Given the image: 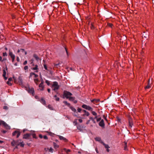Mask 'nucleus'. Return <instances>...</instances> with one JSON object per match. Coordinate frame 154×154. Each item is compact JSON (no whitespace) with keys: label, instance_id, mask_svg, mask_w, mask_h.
<instances>
[{"label":"nucleus","instance_id":"c9c22d12","mask_svg":"<svg viewBox=\"0 0 154 154\" xmlns=\"http://www.w3.org/2000/svg\"><path fill=\"white\" fill-rule=\"evenodd\" d=\"M77 111L79 112H81V111L82 112V110H83V109H81V108L78 107L77 109Z\"/></svg>","mask_w":154,"mask_h":154},{"label":"nucleus","instance_id":"49530a36","mask_svg":"<svg viewBox=\"0 0 154 154\" xmlns=\"http://www.w3.org/2000/svg\"><path fill=\"white\" fill-rule=\"evenodd\" d=\"M7 56V54L5 52H4L3 53V57Z\"/></svg>","mask_w":154,"mask_h":154},{"label":"nucleus","instance_id":"58836bf2","mask_svg":"<svg viewBox=\"0 0 154 154\" xmlns=\"http://www.w3.org/2000/svg\"><path fill=\"white\" fill-rule=\"evenodd\" d=\"M48 108L50 109L51 110H52L53 109V108L51 106V105H48Z\"/></svg>","mask_w":154,"mask_h":154},{"label":"nucleus","instance_id":"603ef678","mask_svg":"<svg viewBox=\"0 0 154 154\" xmlns=\"http://www.w3.org/2000/svg\"><path fill=\"white\" fill-rule=\"evenodd\" d=\"M43 138L44 139L47 140L48 139L46 135H45L43 137Z\"/></svg>","mask_w":154,"mask_h":154},{"label":"nucleus","instance_id":"4d7b16f0","mask_svg":"<svg viewBox=\"0 0 154 154\" xmlns=\"http://www.w3.org/2000/svg\"><path fill=\"white\" fill-rule=\"evenodd\" d=\"M17 60L18 62H19L20 61V59L18 57H17Z\"/></svg>","mask_w":154,"mask_h":154},{"label":"nucleus","instance_id":"e2e57ef3","mask_svg":"<svg viewBox=\"0 0 154 154\" xmlns=\"http://www.w3.org/2000/svg\"><path fill=\"white\" fill-rule=\"evenodd\" d=\"M47 90H48V92L49 93H50V89H49V88Z\"/></svg>","mask_w":154,"mask_h":154},{"label":"nucleus","instance_id":"6ab92c4d","mask_svg":"<svg viewBox=\"0 0 154 154\" xmlns=\"http://www.w3.org/2000/svg\"><path fill=\"white\" fill-rule=\"evenodd\" d=\"M68 107H69L71 109L72 111L74 112H75L76 111V109L73 107L70 106V104L68 103Z\"/></svg>","mask_w":154,"mask_h":154},{"label":"nucleus","instance_id":"a211bd4d","mask_svg":"<svg viewBox=\"0 0 154 154\" xmlns=\"http://www.w3.org/2000/svg\"><path fill=\"white\" fill-rule=\"evenodd\" d=\"M32 69L33 70H36L35 72H38V66L37 65H35V67L32 68Z\"/></svg>","mask_w":154,"mask_h":154},{"label":"nucleus","instance_id":"ea45409f","mask_svg":"<svg viewBox=\"0 0 154 154\" xmlns=\"http://www.w3.org/2000/svg\"><path fill=\"white\" fill-rule=\"evenodd\" d=\"M45 83L48 85H50V82L48 80H46L45 81Z\"/></svg>","mask_w":154,"mask_h":154},{"label":"nucleus","instance_id":"2eb2a0df","mask_svg":"<svg viewBox=\"0 0 154 154\" xmlns=\"http://www.w3.org/2000/svg\"><path fill=\"white\" fill-rule=\"evenodd\" d=\"M33 76H34V77L35 78H36L38 76V75L35 74L34 73L31 72L30 74L29 78H30V77H31Z\"/></svg>","mask_w":154,"mask_h":154},{"label":"nucleus","instance_id":"e433bc0d","mask_svg":"<svg viewBox=\"0 0 154 154\" xmlns=\"http://www.w3.org/2000/svg\"><path fill=\"white\" fill-rule=\"evenodd\" d=\"M43 66L45 69L47 70L48 71L47 65L45 64H43Z\"/></svg>","mask_w":154,"mask_h":154},{"label":"nucleus","instance_id":"4c0bfd02","mask_svg":"<svg viewBox=\"0 0 154 154\" xmlns=\"http://www.w3.org/2000/svg\"><path fill=\"white\" fill-rule=\"evenodd\" d=\"M17 132H18V131H15L13 133V136H15L17 134Z\"/></svg>","mask_w":154,"mask_h":154},{"label":"nucleus","instance_id":"f03ea898","mask_svg":"<svg viewBox=\"0 0 154 154\" xmlns=\"http://www.w3.org/2000/svg\"><path fill=\"white\" fill-rule=\"evenodd\" d=\"M72 94L70 92L68 91V99L71 101L73 102L74 103H77V101L76 100H75V97H72Z\"/></svg>","mask_w":154,"mask_h":154},{"label":"nucleus","instance_id":"864d4df0","mask_svg":"<svg viewBox=\"0 0 154 154\" xmlns=\"http://www.w3.org/2000/svg\"><path fill=\"white\" fill-rule=\"evenodd\" d=\"M90 119L88 120L86 122V124L88 125V124H89L90 123Z\"/></svg>","mask_w":154,"mask_h":154},{"label":"nucleus","instance_id":"680f3d73","mask_svg":"<svg viewBox=\"0 0 154 154\" xmlns=\"http://www.w3.org/2000/svg\"><path fill=\"white\" fill-rule=\"evenodd\" d=\"M59 65V63H58V64H54V66H58V65Z\"/></svg>","mask_w":154,"mask_h":154},{"label":"nucleus","instance_id":"423d86ee","mask_svg":"<svg viewBox=\"0 0 154 154\" xmlns=\"http://www.w3.org/2000/svg\"><path fill=\"white\" fill-rule=\"evenodd\" d=\"M17 53H19L20 55H26L27 54V52L25 51L24 49H20V50H18L17 51Z\"/></svg>","mask_w":154,"mask_h":154},{"label":"nucleus","instance_id":"20e7f679","mask_svg":"<svg viewBox=\"0 0 154 154\" xmlns=\"http://www.w3.org/2000/svg\"><path fill=\"white\" fill-rule=\"evenodd\" d=\"M82 112L84 113V114L81 115L82 119H85L86 116H88L90 115V113L85 109H83Z\"/></svg>","mask_w":154,"mask_h":154},{"label":"nucleus","instance_id":"4be33fe9","mask_svg":"<svg viewBox=\"0 0 154 154\" xmlns=\"http://www.w3.org/2000/svg\"><path fill=\"white\" fill-rule=\"evenodd\" d=\"M40 101L41 102L42 104H43V105H45L46 104V102H45V100H44V99H43V98H42L40 100Z\"/></svg>","mask_w":154,"mask_h":154},{"label":"nucleus","instance_id":"3c124183","mask_svg":"<svg viewBox=\"0 0 154 154\" xmlns=\"http://www.w3.org/2000/svg\"><path fill=\"white\" fill-rule=\"evenodd\" d=\"M97 119V122L100 121L101 119V118H97V119Z\"/></svg>","mask_w":154,"mask_h":154},{"label":"nucleus","instance_id":"ddd939ff","mask_svg":"<svg viewBox=\"0 0 154 154\" xmlns=\"http://www.w3.org/2000/svg\"><path fill=\"white\" fill-rule=\"evenodd\" d=\"M7 70V68L6 67V69H4L3 70V76L5 80H6L7 79V77H6V71Z\"/></svg>","mask_w":154,"mask_h":154},{"label":"nucleus","instance_id":"dca6fc26","mask_svg":"<svg viewBox=\"0 0 154 154\" xmlns=\"http://www.w3.org/2000/svg\"><path fill=\"white\" fill-rule=\"evenodd\" d=\"M99 124L100 126L102 127H104L105 126V124L104 123L103 120V119H102L99 122Z\"/></svg>","mask_w":154,"mask_h":154},{"label":"nucleus","instance_id":"c756f323","mask_svg":"<svg viewBox=\"0 0 154 154\" xmlns=\"http://www.w3.org/2000/svg\"><path fill=\"white\" fill-rule=\"evenodd\" d=\"M33 57L37 60H38L39 59V57H38V56L36 54H34Z\"/></svg>","mask_w":154,"mask_h":154},{"label":"nucleus","instance_id":"c85d7f7f","mask_svg":"<svg viewBox=\"0 0 154 154\" xmlns=\"http://www.w3.org/2000/svg\"><path fill=\"white\" fill-rule=\"evenodd\" d=\"M53 145L54 148L56 149L58 148L59 145L55 143H54Z\"/></svg>","mask_w":154,"mask_h":154},{"label":"nucleus","instance_id":"1a4fd4ad","mask_svg":"<svg viewBox=\"0 0 154 154\" xmlns=\"http://www.w3.org/2000/svg\"><path fill=\"white\" fill-rule=\"evenodd\" d=\"M66 41L65 38H64V39L62 41V45L64 47L65 49L66 53L67 54V49L66 48Z\"/></svg>","mask_w":154,"mask_h":154},{"label":"nucleus","instance_id":"de8ad7c7","mask_svg":"<svg viewBox=\"0 0 154 154\" xmlns=\"http://www.w3.org/2000/svg\"><path fill=\"white\" fill-rule=\"evenodd\" d=\"M28 66H24V69L25 70H27L28 69Z\"/></svg>","mask_w":154,"mask_h":154},{"label":"nucleus","instance_id":"aec40b11","mask_svg":"<svg viewBox=\"0 0 154 154\" xmlns=\"http://www.w3.org/2000/svg\"><path fill=\"white\" fill-rule=\"evenodd\" d=\"M90 28L91 29L93 30L95 29V27L94 26V23L93 22H91L90 23Z\"/></svg>","mask_w":154,"mask_h":154},{"label":"nucleus","instance_id":"69168bd1","mask_svg":"<svg viewBox=\"0 0 154 154\" xmlns=\"http://www.w3.org/2000/svg\"><path fill=\"white\" fill-rule=\"evenodd\" d=\"M3 142H4L3 141H2V140H0V143H3Z\"/></svg>","mask_w":154,"mask_h":154},{"label":"nucleus","instance_id":"c03bdc74","mask_svg":"<svg viewBox=\"0 0 154 154\" xmlns=\"http://www.w3.org/2000/svg\"><path fill=\"white\" fill-rule=\"evenodd\" d=\"M107 25L108 26L112 27L113 25L112 23H107Z\"/></svg>","mask_w":154,"mask_h":154},{"label":"nucleus","instance_id":"a19ab883","mask_svg":"<svg viewBox=\"0 0 154 154\" xmlns=\"http://www.w3.org/2000/svg\"><path fill=\"white\" fill-rule=\"evenodd\" d=\"M17 137L18 138L20 136V132L18 131V132H17Z\"/></svg>","mask_w":154,"mask_h":154},{"label":"nucleus","instance_id":"473e14b6","mask_svg":"<svg viewBox=\"0 0 154 154\" xmlns=\"http://www.w3.org/2000/svg\"><path fill=\"white\" fill-rule=\"evenodd\" d=\"M34 81L35 84L37 85L38 84V79H34Z\"/></svg>","mask_w":154,"mask_h":154},{"label":"nucleus","instance_id":"79ce46f5","mask_svg":"<svg viewBox=\"0 0 154 154\" xmlns=\"http://www.w3.org/2000/svg\"><path fill=\"white\" fill-rule=\"evenodd\" d=\"M31 135H32V137L33 138H37L36 134H31Z\"/></svg>","mask_w":154,"mask_h":154},{"label":"nucleus","instance_id":"f8f14e48","mask_svg":"<svg viewBox=\"0 0 154 154\" xmlns=\"http://www.w3.org/2000/svg\"><path fill=\"white\" fill-rule=\"evenodd\" d=\"M2 122V125L5 127V128L8 130H9L10 129V127L4 121Z\"/></svg>","mask_w":154,"mask_h":154},{"label":"nucleus","instance_id":"393cba45","mask_svg":"<svg viewBox=\"0 0 154 154\" xmlns=\"http://www.w3.org/2000/svg\"><path fill=\"white\" fill-rule=\"evenodd\" d=\"M89 118L90 120H91L94 123H96V122L95 120V118H94L92 117H90Z\"/></svg>","mask_w":154,"mask_h":154},{"label":"nucleus","instance_id":"0e129e2a","mask_svg":"<svg viewBox=\"0 0 154 154\" xmlns=\"http://www.w3.org/2000/svg\"><path fill=\"white\" fill-rule=\"evenodd\" d=\"M86 18L87 20H88V19H90V18H89V17H86Z\"/></svg>","mask_w":154,"mask_h":154},{"label":"nucleus","instance_id":"4468645a","mask_svg":"<svg viewBox=\"0 0 154 154\" xmlns=\"http://www.w3.org/2000/svg\"><path fill=\"white\" fill-rule=\"evenodd\" d=\"M12 79L11 78H10L8 79V81L7 82V83L8 85L11 86L12 85Z\"/></svg>","mask_w":154,"mask_h":154},{"label":"nucleus","instance_id":"13d9d810","mask_svg":"<svg viewBox=\"0 0 154 154\" xmlns=\"http://www.w3.org/2000/svg\"><path fill=\"white\" fill-rule=\"evenodd\" d=\"M63 103L65 104L66 105L67 104V102L66 101H63Z\"/></svg>","mask_w":154,"mask_h":154},{"label":"nucleus","instance_id":"37998d69","mask_svg":"<svg viewBox=\"0 0 154 154\" xmlns=\"http://www.w3.org/2000/svg\"><path fill=\"white\" fill-rule=\"evenodd\" d=\"M18 80L20 82V83H22V79L21 77L19 76L18 78Z\"/></svg>","mask_w":154,"mask_h":154},{"label":"nucleus","instance_id":"9d476101","mask_svg":"<svg viewBox=\"0 0 154 154\" xmlns=\"http://www.w3.org/2000/svg\"><path fill=\"white\" fill-rule=\"evenodd\" d=\"M9 55L12 58V61L13 62L15 60V56L13 54L12 52L10 50H9Z\"/></svg>","mask_w":154,"mask_h":154},{"label":"nucleus","instance_id":"a878e982","mask_svg":"<svg viewBox=\"0 0 154 154\" xmlns=\"http://www.w3.org/2000/svg\"><path fill=\"white\" fill-rule=\"evenodd\" d=\"M17 146L20 145V146L23 147L24 146V143L23 141L20 142L19 144H17Z\"/></svg>","mask_w":154,"mask_h":154},{"label":"nucleus","instance_id":"bb28decb","mask_svg":"<svg viewBox=\"0 0 154 154\" xmlns=\"http://www.w3.org/2000/svg\"><path fill=\"white\" fill-rule=\"evenodd\" d=\"M95 140L99 142H100L101 141V139L100 137H97L95 138Z\"/></svg>","mask_w":154,"mask_h":154},{"label":"nucleus","instance_id":"f257e3e1","mask_svg":"<svg viewBox=\"0 0 154 154\" xmlns=\"http://www.w3.org/2000/svg\"><path fill=\"white\" fill-rule=\"evenodd\" d=\"M82 107L85 109L91 111L92 114L95 116V119H97V114L95 112L93 111V109L91 107L88 105L83 104L82 106Z\"/></svg>","mask_w":154,"mask_h":154},{"label":"nucleus","instance_id":"6e6552de","mask_svg":"<svg viewBox=\"0 0 154 154\" xmlns=\"http://www.w3.org/2000/svg\"><path fill=\"white\" fill-rule=\"evenodd\" d=\"M129 126L130 128L132 127L133 125V119L131 118H129L128 119Z\"/></svg>","mask_w":154,"mask_h":154},{"label":"nucleus","instance_id":"5701e85b","mask_svg":"<svg viewBox=\"0 0 154 154\" xmlns=\"http://www.w3.org/2000/svg\"><path fill=\"white\" fill-rule=\"evenodd\" d=\"M102 143L103 144V145L105 147L106 149H109L110 148L108 144H106L104 143L103 142H102Z\"/></svg>","mask_w":154,"mask_h":154},{"label":"nucleus","instance_id":"f704fd0d","mask_svg":"<svg viewBox=\"0 0 154 154\" xmlns=\"http://www.w3.org/2000/svg\"><path fill=\"white\" fill-rule=\"evenodd\" d=\"M11 144L13 146H14L15 145H17V144L16 142L14 141H13L11 143Z\"/></svg>","mask_w":154,"mask_h":154},{"label":"nucleus","instance_id":"7c9ffc66","mask_svg":"<svg viewBox=\"0 0 154 154\" xmlns=\"http://www.w3.org/2000/svg\"><path fill=\"white\" fill-rule=\"evenodd\" d=\"M55 99L56 101H59L60 100V98L58 97H57V95H55L54 96Z\"/></svg>","mask_w":154,"mask_h":154},{"label":"nucleus","instance_id":"338daca9","mask_svg":"<svg viewBox=\"0 0 154 154\" xmlns=\"http://www.w3.org/2000/svg\"><path fill=\"white\" fill-rule=\"evenodd\" d=\"M109 149H107L106 151L107 152H109Z\"/></svg>","mask_w":154,"mask_h":154},{"label":"nucleus","instance_id":"39448f33","mask_svg":"<svg viewBox=\"0 0 154 154\" xmlns=\"http://www.w3.org/2000/svg\"><path fill=\"white\" fill-rule=\"evenodd\" d=\"M59 88V86L58 85V83L57 82H53L52 85V88L53 90L54 91H56Z\"/></svg>","mask_w":154,"mask_h":154},{"label":"nucleus","instance_id":"6e6d98bb","mask_svg":"<svg viewBox=\"0 0 154 154\" xmlns=\"http://www.w3.org/2000/svg\"><path fill=\"white\" fill-rule=\"evenodd\" d=\"M27 63V61L26 60L23 63L24 65H25Z\"/></svg>","mask_w":154,"mask_h":154},{"label":"nucleus","instance_id":"2f4dec72","mask_svg":"<svg viewBox=\"0 0 154 154\" xmlns=\"http://www.w3.org/2000/svg\"><path fill=\"white\" fill-rule=\"evenodd\" d=\"M78 119H75L73 121V123L75 125H76L77 124Z\"/></svg>","mask_w":154,"mask_h":154},{"label":"nucleus","instance_id":"412c9836","mask_svg":"<svg viewBox=\"0 0 154 154\" xmlns=\"http://www.w3.org/2000/svg\"><path fill=\"white\" fill-rule=\"evenodd\" d=\"M99 101V100L98 99H94L92 100H91V102L92 103H97Z\"/></svg>","mask_w":154,"mask_h":154},{"label":"nucleus","instance_id":"cd10ccee","mask_svg":"<svg viewBox=\"0 0 154 154\" xmlns=\"http://www.w3.org/2000/svg\"><path fill=\"white\" fill-rule=\"evenodd\" d=\"M148 81H149V83H148V85H147V86H146L145 87V89H149V88H150V84H149V79L148 80Z\"/></svg>","mask_w":154,"mask_h":154},{"label":"nucleus","instance_id":"a18cd8bd","mask_svg":"<svg viewBox=\"0 0 154 154\" xmlns=\"http://www.w3.org/2000/svg\"><path fill=\"white\" fill-rule=\"evenodd\" d=\"M78 121L80 123H82V120L81 119H78Z\"/></svg>","mask_w":154,"mask_h":154},{"label":"nucleus","instance_id":"9b49d317","mask_svg":"<svg viewBox=\"0 0 154 154\" xmlns=\"http://www.w3.org/2000/svg\"><path fill=\"white\" fill-rule=\"evenodd\" d=\"M39 89L40 91H43L44 89V86L43 85V81H42V82L39 85Z\"/></svg>","mask_w":154,"mask_h":154},{"label":"nucleus","instance_id":"052dcab7","mask_svg":"<svg viewBox=\"0 0 154 154\" xmlns=\"http://www.w3.org/2000/svg\"><path fill=\"white\" fill-rule=\"evenodd\" d=\"M6 60V58H4L2 60V62L4 61H5Z\"/></svg>","mask_w":154,"mask_h":154},{"label":"nucleus","instance_id":"5fc2aeb1","mask_svg":"<svg viewBox=\"0 0 154 154\" xmlns=\"http://www.w3.org/2000/svg\"><path fill=\"white\" fill-rule=\"evenodd\" d=\"M39 137L41 138H42L43 137L42 135L41 134L39 135Z\"/></svg>","mask_w":154,"mask_h":154},{"label":"nucleus","instance_id":"0eeeda50","mask_svg":"<svg viewBox=\"0 0 154 154\" xmlns=\"http://www.w3.org/2000/svg\"><path fill=\"white\" fill-rule=\"evenodd\" d=\"M31 134H26L23 135V138L25 139H31L30 136Z\"/></svg>","mask_w":154,"mask_h":154},{"label":"nucleus","instance_id":"09e8293b","mask_svg":"<svg viewBox=\"0 0 154 154\" xmlns=\"http://www.w3.org/2000/svg\"><path fill=\"white\" fill-rule=\"evenodd\" d=\"M3 108L5 109H8V107L7 106H3Z\"/></svg>","mask_w":154,"mask_h":154},{"label":"nucleus","instance_id":"7ed1b4c3","mask_svg":"<svg viewBox=\"0 0 154 154\" xmlns=\"http://www.w3.org/2000/svg\"><path fill=\"white\" fill-rule=\"evenodd\" d=\"M26 88V90L30 94L32 95L33 96L34 95L35 91L33 88L28 87L27 88Z\"/></svg>","mask_w":154,"mask_h":154},{"label":"nucleus","instance_id":"b1692460","mask_svg":"<svg viewBox=\"0 0 154 154\" xmlns=\"http://www.w3.org/2000/svg\"><path fill=\"white\" fill-rule=\"evenodd\" d=\"M59 137L60 139L61 140H64V141L66 140V138H64V137H63L62 136H59Z\"/></svg>","mask_w":154,"mask_h":154},{"label":"nucleus","instance_id":"774afa93","mask_svg":"<svg viewBox=\"0 0 154 154\" xmlns=\"http://www.w3.org/2000/svg\"><path fill=\"white\" fill-rule=\"evenodd\" d=\"M49 135H52V133H49Z\"/></svg>","mask_w":154,"mask_h":154},{"label":"nucleus","instance_id":"72a5a7b5","mask_svg":"<svg viewBox=\"0 0 154 154\" xmlns=\"http://www.w3.org/2000/svg\"><path fill=\"white\" fill-rule=\"evenodd\" d=\"M124 143H125V146H124V149L125 150H127V143L125 142H124Z\"/></svg>","mask_w":154,"mask_h":154},{"label":"nucleus","instance_id":"8fccbe9b","mask_svg":"<svg viewBox=\"0 0 154 154\" xmlns=\"http://www.w3.org/2000/svg\"><path fill=\"white\" fill-rule=\"evenodd\" d=\"M49 151L50 152H53V149L51 147L49 149Z\"/></svg>","mask_w":154,"mask_h":154},{"label":"nucleus","instance_id":"bf43d9fd","mask_svg":"<svg viewBox=\"0 0 154 154\" xmlns=\"http://www.w3.org/2000/svg\"><path fill=\"white\" fill-rule=\"evenodd\" d=\"M2 58L1 56H0V61H1L2 62Z\"/></svg>","mask_w":154,"mask_h":154},{"label":"nucleus","instance_id":"f3484780","mask_svg":"<svg viewBox=\"0 0 154 154\" xmlns=\"http://www.w3.org/2000/svg\"><path fill=\"white\" fill-rule=\"evenodd\" d=\"M63 98H66L67 99V91H64L63 94Z\"/></svg>","mask_w":154,"mask_h":154}]
</instances>
